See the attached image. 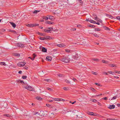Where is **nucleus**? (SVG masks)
<instances>
[{
    "label": "nucleus",
    "mask_w": 120,
    "mask_h": 120,
    "mask_svg": "<svg viewBox=\"0 0 120 120\" xmlns=\"http://www.w3.org/2000/svg\"><path fill=\"white\" fill-rule=\"evenodd\" d=\"M61 61L64 63H69L70 61V59L68 57H64L62 58L61 59Z\"/></svg>",
    "instance_id": "f257e3e1"
},
{
    "label": "nucleus",
    "mask_w": 120,
    "mask_h": 120,
    "mask_svg": "<svg viewBox=\"0 0 120 120\" xmlns=\"http://www.w3.org/2000/svg\"><path fill=\"white\" fill-rule=\"evenodd\" d=\"M25 88L30 91H33V88L31 86H30L28 85L25 86Z\"/></svg>",
    "instance_id": "f03ea898"
},
{
    "label": "nucleus",
    "mask_w": 120,
    "mask_h": 120,
    "mask_svg": "<svg viewBox=\"0 0 120 120\" xmlns=\"http://www.w3.org/2000/svg\"><path fill=\"white\" fill-rule=\"evenodd\" d=\"M26 63L24 62H21L17 64V65L18 66L20 67H21V66H24Z\"/></svg>",
    "instance_id": "7ed1b4c3"
},
{
    "label": "nucleus",
    "mask_w": 120,
    "mask_h": 120,
    "mask_svg": "<svg viewBox=\"0 0 120 120\" xmlns=\"http://www.w3.org/2000/svg\"><path fill=\"white\" fill-rule=\"evenodd\" d=\"M57 45L58 47H64L65 48L66 47V46L65 45L63 44H58Z\"/></svg>",
    "instance_id": "20e7f679"
},
{
    "label": "nucleus",
    "mask_w": 120,
    "mask_h": 120,
    "mask_svg": "<svg viewBox=\"0 0 120 120\" xmlns=\"http://www.w3.org/2000/svg\"><path fill=\"white\" fill-rule=\"evenodd\" d=\"M87 114L91 115L96 116V114L92 112H88Z\"/></svg>",
    "instance_id": "39448f33"
},
{
    "label": "nucleus",
    "mask_w": 120,
    "mask_h": 120,
    "mask_svg": "<svg viewBox=\"0 0 120 120\" xmlns=\"http://www.w3.org/2000/svg\"><path fill=\"white\" fill-rule=\"evenodd\" d=\"M52 59V57L49 56H47L46 57V60L50 61H51Z\"/></svg>",
    "instance_id": "423d86ee"
},
{
    "label": "nucleus",
    "mask_w": 120,
    "mask_h": 120,
    "mask_svg": "<svg viewBox=\"0 0 120 120\" xmlns=\"http://www.w3.org/2000/svg\"><path fill=\"white\" fill-rule=\"evenodd\" d=\"M9 23L13 27L15 28L16 26V25L12 22H9Z\"/></svg>",
    "instance_id": "0eeeda50"
},
{
    "label": "nucleus",
    "mask_w": 120,
    "mask_h": 120,
    "mask_svg": "<svg viewBox=\"0 0 120 120\" xmlns=\"http://www.w3.org/2000/svg\"><path fill=\"white\" fill-rule=\"evenodd\" d=\"M115 107V106L114 105H110L109 107H108V108L110 109H114Z\"/></svg>",
    "instance_id": "6e6552de"
},
{
    "label": "nucleus",
    "mask_w": 120,
    "mask_h": 120,
    "mask_svg": "<svg viewBox=\"0 0 120 120\" xmlns=\"http://www.w3.org/2000/svg\"><path fill=\"white\" fill-rule=\"evenodd\" d=\"M43 40H47L48 39H51V37L49 36H48L47 37H43Z\"/></svg>",
    "instance_id": "1a4fd4ad"
},
{
    "label": "nucleus",
    "mask_w": 120,
    "mask_h": 120,
    "mask_svg": "<svg viewBox=\"0 0 120 120\" xmlns=\"http://www.w3.org/2000/svg\"><path fill=\"white\" fill-rule=\"evenodd\" d=\"M15 46L20 47H22V44H21L16 43L15 44Z\"/></svg>",
    "instance_id": "9d476101"
},
{
    "label": "nucleus",
    "mask_w": 120,
    "mask_h": 120,
    "mask_svg": "<svg viewBox=\"0 0 120 120\" xmlns=\"http://www.w3.org/2000/svg\"><path fill=\"white\" fill-rule=\"evenodd\" d=\"M49 19H50L52 21L54 19V17L53 16L51 15H50L49 16Z\"/></svg>",
    "instance_id": "9b49d317"
},
{
    "label": "nucleus",
    "mask_w": 120,
    "mask_h": 120,
    "mask_svg": "<svg viewBox=\"0 0 120 120\" xmlns=\"http://www.w3.org/2000/svg\"><path fill=\"white\" fill-rule=\"evenodd\" d=\"M32 56L33 58L31 59V60H34L35 57L36 56V55L35 54V53H34L33 54Z\"/></svg>",
    "instance_id": "f8f14e48"
},
{
    "label": "nucleus",
    "mask_w": 120,
    "mask_h": 120,
    "mask_svg": "<svg viewBox=\"0 0 120 120\" xmlns=\"http://www.w3.org/2000/svg\"><path fill=\"white\" fill-rule=\"evenodd\" d=\"M118 96H119V95H117V94L116 95L113 96L111 99V100H112L115 99L117 98Z\"/></svg>",
    "instance_id": "ddd939ff"
},
{
    "label": "nucleus",
    "mask_w": 120,
    "mask_h": 120,
    "mask_svg": "<svg viewBox=\"0 0 120 120\" xmlns=\"http://www.w3.org/2000/svg\"><path fill=\"white\" fill-rule=\"evenodd\" d=\"M42 51L44 52H47V49L44 47H42Z\"/></svg>",
    "instance_id": "4468645a"
},
{
    "label": "nucleus",
    "mask_w": 120,
    "mask_h": 120,
    "mask_svg": "<svg viewBox=\"0 0 120 120\" xmlns=\"http://www.w3.org/2000/svg\"><path fill=\"white\" fill-rule=\"evenodd\" d=\"M46 22L47 24H53L54 23L53 22H50L48 21H47Z\"/></svg>",
    "instance_id": "2eb2a0df"
},
{
    "label": "nucleus",
    "mask_w": 120,
    "mask_h": 120,
    "mask_svg": "<svg viewBox=\"0 0 120 120\" xmlns=\"http://www.w3.org/2000/svg\"><path fill=\"white\" fill-rule=\"evenodd\" d=\"M61 100L59 98H55V101H62V100H63V101H64V100L63 99H61Z\"/></svg>",
    "instance_id": "dca6fc26"
},
{
    "label": "nucleus",
    "mask_w": 120,
    "mask_h": 120,
    "mask_svg": "<svg viewBox=\"0 0 120 120\" xmlns=\"http://www.w3.org/2000/svg\"><path fill=\"white\" fill-rule=\"evenodd\" d=\"M109 66L111 67H116V66L114 65V64H109Z\"/></svg>",
    "instance_id": "f3484780"
},
{
    "label": "nucleus",
    "mask_w": 120,
    "mask_h": 120,
    "mask_svg": "<svg viewBox=\"0 0 120 120\" xmlns=\"http://www.w3.org/2000/svg\"><path fill=\"white\" fill-rule=\"evenodd\" d=\"M92 34L95 37H96L98 38L99 37V35L96 33Z\"/></svg>",
    "instance_id": "a211bd4d"
},
{
    "label": "nucleus",
    "mask_w": 120,
    "mask_h": 120,
    "mask_svg": "<svg viewBox=\"0 0 120 120\" xmlns=\"http://www.w3.org/2000/svg\"><path fill=\"white\" fill-rule=\"evenodd\" d=\"M0 64L1 65H4V66L6 65V64H5V63L4 62H1Z\"/></svg>",
    "instance_id": "6ab92c4d"
},
{
    "label": "nucleus",
    "mask_w": 120,
    "mask_h": 120,
    "mask_svg": "<svg viewBox=\"0 0 120 120\" xmlns=\"http://www.w3.org/2000/svg\"><path fill=\"white\" fill-rule=\"evenodd\" d=\"M102 62L103 63L105 64H108L109 62L107 61H106L104 60H102Z\"/></svg>",
    "instance_id": "aec40b11"
},
{
    "label": "nucleus",
    "mask_w": 120,
    "mask_h": 120,
    "mask_svg": "<svg viewBox=\"0 0 120 120\" xmlns=\"http://www.w3.org/2000/svg\"><path fill=\"white\" fill-rule=\"evenodd\" d=\"M8 119H11L12 117L9 114H8Z\"/></svg>",
    "instance_id": "412c9836"
},
{
    "label": "nucleus",
    "mask_w": 120,
    "mask_h": 120,
    "mask_svg": "<svg viewBox=\"0 0 120 120\" xmlns=\"http://www.w3.org/2000/svg\"><path fill=\"white\" fill-rule=\"evenodd\" d=\"M57 75L58 76L60 77H64V75L61 74H58Z\"/></svg>",
    "instance_id": "4be33fe9"
},
{
    "label": "nucleus",
    "mask_w": 120,
    "mask_h": 120,
    "mask_svg": "<svg viewBox=\"0 0 120 120\" xmlns=\"http://www.w3.org/2000/svg\"><path fill=\"white\" fill-rule=\"evenodd\" d=\"M47 89L50 91H53V89L50 88L49 87H48L47 88Z\"/></svg>",
    "instance_id": "5701e85b"
},
{
    "label": "nucleus",
    "mask_w": 120,
    "mask_h": 120,
    "mask_svg": "<svg viewBox=\"0 0 120 120\" xmlns=\"http://www.w3.org/2000/svg\"><path fill=\"white\" fill-rule=\"evenodd\" d=\"M108 73H109L110 74L113 75L114 74V72L112 71H109L108 72Z\"/></svg>",
    "instance_id": "b1692460"
},
{
    "label": "nucleus",
    "mask_w": 120,
    "mask_h": 120,
    "mask_svg": "<svg viewBox=\"0 0 120 120\" xmlns=\"http://www.w3.org/2000/svg\"><path fill=\"white\" fill-rule=\"evenodd\" d=\"M27 26L29 27H33V24H28Z\"/></svg>",
    "instance_id": "393cba45"
},
{
    "label": "nucleus",
    "mask_w": 120,
    "mask_h": 120,
    "mask_svg": "<svg viewBox=\"0 0 120 120\" xmlns=\"http://www.w3.org/2000/svg\"><path fill=\"white\" fill-rule=\"evenodd\" d=\"M46 105L48 107H49L50 108H51L52 107L50 105H49V104H46Z\"/></svg>",
    "instance_id": "a878e982"
},
{
    "label": "nucleus",
    "mask_w": 120,
    "mask_h": 120,
    "mask_svg": "<svg viewBox=\"0 0 120 120\" xmlns=\"http://www.w3.org/2000/svg\"><path fill=\"white\" fill-rule=\"evenodd\" d=\"M43 19H45L46 20H47L48 19H49V18L47 17L46 16H44L43 17Z\"/></svg>",
    "instance_id": "bb28decb"
},
{
    "label": "nucleus",
    "mask_w": 120,
    "mask_h": 120,
    "mask_svg": "<svg viewBox=\"0 0 120 120\" xmlns=\"http://www.w3.org/2000/svg\"><path fill=\"white\" fill-rule=\"evenodd\" d=\"M65 81L67 83H70L69 81L67 79H65Z\"/></svg>",
    "instance_id": "cd10ccee"
},
{
    "label": "nucleus",
    "mask_w": 120,
    "mask_h": 120,
    "mask_svg": "<svg viewBox=\"0 0 120 120\" xmlns=\"http://www.w3.org/2000/svg\"><path fill=\"white\" fill-rule=\"evenodd\" d=\"M36 99L39 100H41L42 99V98H41V97H36Z\"/></svg>",
    "instance_id": "c85d7f7f"
},
{
    "label": "nucleus",
    "mask_w": 120,
    "mask_h": 120,
    "mask_svg": "<svg viewBox=\"0 0 120 120\" xmlns=\"http://www.w3.org/2000/svg\"><path fill=\"white\" fill-rule=\"evenodd\" d=\"M44 31L45 32L49 33L50 31V30H48L45 29L44 30Z\"/></svg>",
    "instance_id": "c756f323"
},
{
    "label": "nucleus",
    "mask_w": 120,
    "mask_h": 120,
    "mask_svg": "<svg viewBox=\"0 0 120 120\" xmlns=\"http://www.w3.org/2000/svg\"><path fill=\"white\" fill-rule=\"evenodd\" d=\"M14 55L15 56H20V55L19 54V53H15V54Z\"/></svg>",
    "instance_id": "7c9ffc66"
},
{
    "label": "nucleus",
    "mask_w": 120,
    "mask_h": 120,
    "mask_svg": "<svg viewBox=\"0 0 120 120\" xmlns=\"http://www.w3.org/2000/svg\"><path fill=\"white\" fill-rule=\"evenodd\" d=\"M39 11H38V10H35L33 12V13H37L38 12H39Z\"/></svg>",
    "instance_id": "2f4dec72"
},
{
    "label": "nucleus",
    "mask_w": 120,
    "mask_h": 120,
    "mask_svg": "<svg viewBox=\"0 0 120 120\" xmlns=\"http://www.w3.org/2000/svg\"><path fill=\"white\" fill-rule=\"evenodd\" d=\"M9 30V32H13V33H15V31L14 30Z\"/></svg>",
    "instance_id": "473e14b6"
},
{
    "label": "nucleus",
    "mask_w": 120,
    "mask_h": 120,
    "mask_svg": "<svg viewBox=\"0 0 120 120\" xmlns=\"http://www.w3.org/2000/svg\"><path fill=\"white\" fill-rule=\"evenodd\" d=\"M27 77V76H25L24 75L22 76V78L23 79H26Z\"/></svg>",
    "instance_id": "72a5a7b5"
},
{
    "label": "nucleus",
    "mask_w": 120,
    "mask_h": 120,
    "mask_svg": "<svg viewBox=\"0 0 120 120\" xmlns=\"http://www.w3.org/2000/svg\"><path fill=\"white\" fill-rule=\"evenodd\" d=\"M89 26L90 27H91L92 28H94L95 27V26L94 25H90Z\"/></svg>",
    "instance_id": "f704fd0d"
},
{
    "label": "nucleus",
    "mask_w": 120,
    "mask_h": 120,
    "mask_svg": "<svg viewBox=\"0 0 120 120\" xmlns=\"http://www.w3.org/2000/svg\"><path fill=\"white\" fill-rule=\"evenodd\" d=\"M64 90H68V88L64 87L63 88Z\"/></svg>",
    "instance_id": "c9c22d12"
},
{
    "label": "nucleus",
    "mask_w": 120,
    "mask_h": 120,
    "mask_svg": "<svg viewBox=\"0 0 120 120\" xmlns=\"http://www.w3.org/2000/svg\"><path fill=\"white\" fill-rule=\"evenodd\" d=\"M48 28L50 30V31L52 30L53 29V28L52 27H49Z\"/></svg>",
    "instance_id": "e433bc0d"
},
{
    "label": "nucleus",
    "mask_w": 120,
    "mask_h": 120,
    "mask_svg": "<svg viewBox=\"0 0 120 120\" xmlns=\"http://www.w3.org/2000/svg\"><path fill=\"white\" fill-rule=\"evenodd\" d=\"M108 17H109L110 18H111V19H112L113 18H114L112 17V16H111V15H108Z\"/></svg>",
    "instance_id": "4c0bfd02"
},
{
    "label": "nucleus",
    "mask_w": 120,
    "mask_h": 120,
    "mask_svg": "<svg viewBox=\"0 0 120 120\" xmlns=\"http://www.w3.org/2000/svg\"><path fill=\"white\" fill-rule=\"evenodd\" d=\"M33 27L34 26H38L39 25V24H33Z\"/></svg>",
    "instance_id": "58836bf2"
},
{
    "label": "nucleus",
    "mask_w": 120,
    "mask_h": 120,
    "mask_svg": "<svg viewBox=\"0 0 120 120\" xmlns=\"http://www.w3.org/2000/svg\"><path fill=\"white\" fill-rule=\"evenodd\" d=\"M116 119H114L107 118V120H115Z\"/></svg>",
    "instance_id": "ea45409f"
},
{
    "label": "nucleus",
    "mask_w": 120,
    "mask_h": 120,
    "mask_svg": "<svg viewBox=\"0 0 120 120\" xmlns=\"http://www.w3.org/2000/svg\"><path fill=\"white\" fill-rule=\"evenodd\" d=\"M115 72L117 74H120V71H115Z\"/></svg>",
    "instance_id": "a19ab883"
},
{
    "label": "nucleus",
    "mask_w": 120,
    "mask_h": 120,
    "mask_svg": "<svg viewBox=\"0 0 120 120\" xmlns=\"http://www.w3.org/2000/svg\"><path fill=\"white\" fill-rule=\"evenodd\" d=\"M39 34L41 36H44L45 35V34H43L42 33H39Z\"/></svg>",
    "instance_id": "79ce46f5"
},
{
    "label": "nucleus",
    "mask_w": 120,
    "mask_h": 120,
    "mask_svg": "<svg viewBox=\"0 0 120 120\" xmlns=\"http://www.w3.org/2000/svg\"><path fill=\"white\" fill-rule=\"evenodd\" d=\"M50 80V79H45L44 80L45 81L49 82V81Z\"/></svg>",
    "instance_id": "37998d69"
},
{
    "label": "nucleus",
    "mask_w": 120,
    "mask_h": 120,
    "mask_svg": "<svg viewBox=\"0 0 120 120\" xmlns=\"http://www.w3.org/2000/svg\"><path fill=\"white\" fill-rule=\"evenodd\" d=\"M97 16L96 15H94V17L93 18L95 20V18L96 19V18H97Z\"/></svg>",
    "instance_id": "c03bdc74"
},
{
    "label": "nucleus",
    "mask_w": 120,
    "mask_h": 120,
    "mask_svg": "<svg viewBox=\"0 0 120 120\" xmlns=\"http://www.w3.org/2000/svg\"><path fill=\"white\" fill-rule=\"evenodd\" d=\"M71 30L72 31H75L76 30V29L74 28H71Z\"/></svg>",
    "instance_id": "a18cd8bd"
},
{
    "label": "nucleus",
    "mask_w": 120,
    "mask_h": 120,
    "mask_svg": "<svg viewBox=\"0 0 120 120\" xmlns=\"http://www.w3.org/2000/svg\"><path fill=\"white\" fill-rule=\"evenodd\" d=\"M65 51L66 52H70V50H69L66 49Z\"/></svg>",
    "instance_id": "49530a36"
},
{
    "label": "nucleus",
    "mask_w": 120,
    "mask_h": 120,
    "mask_svg": "<svg viewBox=\"0 0 120 120\" xmlns=\"http://www.w3.org/2000/svg\"><path fill=\"white\" fill-rule=\"evenodd\" d=\"M18 82H20V83H24L23 81H22V80H19L18 81Z\"/></svg>",
    "instance_id": "de8ad7c7"
},
{
    "label": "nucleus",
    "mask_w": 120,
    "mask_h": 120,
    "mask_svg": "<svg viewBox=\"0 0 120 120\" xmlns=\"http://www.w3.org/2000/svg\"><path fill=\"white\" fill-rule=\"evenodd\" d=\"M95 20L96 21H99V20L100 19H99L97 17V18H96V19H95Z\"/></svg>",
    "instance_id": "09e8293b"
},
{
    "label": "nucleus",
    "mask_w": 120,
    "mask_h": 120,
    "mask_svg": "<svg viewBox=\"0 0 120 120\" xmlns=\"http://www.w3.org/2000/svg\"><path fill=\"white\" fill-rule=\"evenodd\" d=\"M117 19L120 20V16H117L116 17Z\"/></svg>",
    "instance_id": "8fccbe9b"
},
{
    "label": "nucleus",
    "mask_w": 120,
    "mask_h": 120,
    "mask_svg": "<svg viewBox=\"0 0 120 120\" xmlns=\"http://www.w3.org/2000/svg\"><path fill=\"white\" fill-rule=\"evenodd\" d=\"M95 29L96 30L95 31H100V29H99L97 28V29Z\"/></svg>",
    "instance_id": "3c124183"
},
{
    "label": "nucleus",
    "mask_w": 120,
    "mask_h": 120,
    "mask_svg": "<svg viewBox=\"0 0 120 120\" xmlns=\"http://www.w3.org/2000/svg\"><path fill=\"white\" fill-rule=\"evenodd\" d=\"M93 60L94 61H98V59H93Z\"/></svg>",
    "instance_id": "603ef678"
},
{
    "label": "nucleus",
    "mask_w": 120,
    "mask_h": 120,
    "mask_svg": "<svg viewBox=\"0 0 120 120\" xmlns=\"http://www.w3.org/2000/svg\"><path fill=\"white\" fill-rule=\"evenodd\" d=\"M102 99H104L105 100H107L108 99V98L107 97H105V98H103Z\"/></svg>",
    "instance_id": "864d4df0"
},
{
    "label": "nucleus",
    "mask_w": 120,
    "mask_h": 120,
    "mask_svg": "<svg viewBox=\"0 0 120 120\" xmlns=\"http://www.w3.org/2000/svg\"><path fill=\"white\" fill-rule=\"evenodd\" d=\"M1 31L2 32H4L5 31V30L4 29H2L1 30Z\"/></svg>",
    "instance_id": "5fc2aeb1"
},
{
    "label": "nucleus",
    "mask_w": 120,
    "mask_h": 120,
    "mask_svg": "<svg viewBox=\"0 0 120 120\" xmlns=\"http://www.w3.org/2000/svg\"><path fill=\"white\" fill-rule=\"evenodd\" d=\"M91 23H96V22L93 20L92 22Z\"/></svg>",
    "instance_id": "6e6d98bb"
},
{
    "label": "nucleus",
    "mask_w": 120,
    "mask_h": 120,
    "mask_svg": "<svg viewBox=\"0 0 120 120\" xmlns=\"http://www.w3.org/2000/svg\"><path fill=\"white\" fill-rule=\"evenodd\" d=\"M91 89V90H92L93 91H94V92H95V91L96 90H95L93 88H92Z\"/></svg>",
    "instance_id": "4d7b16f0"
},
{
    "label": "nucleus",
    "mask_w": 120,
    "mask_h": 120,
    "mask_svg": "<svg viewBox=\"0 0 120 120\" xmlns=\"http://www.w3.org/2000/svg\"><path fill=\"white\" fill-rule=\"evenodd\" d=\"M43 37H40L39 39L41 40H43Z\"/></svg>",
    "instance_id": "13d9d810"
},
{
    "label": "nucleus",
    "mask_w": 120,
    "mask_h": 120,
    "mask_svg": "<svg viewBox=\"0 0 120 120\" xmlns=\"http://www.w3.org/2000/svg\"><path fill=\"white\" fill-rule=\"evenodd\" d=\"M18 73L19 74H21L22 73V71H19V72H18Z\"/></svg>",
    "instance_id": "bf43d9fd"
},
{
    "label": "nucleus",
    "mask_w": 120,
    "mask_h": 120,
    "mask_svg": "<svg viewBox=\"0 0 120 120\" xmlns=\"http://www.w3.org/2000/svg\"><path fill=\"white\" fill-rule=\"evenodd\" d=\"M78 58V57H77L76 58V56H75V57H74V58L75 60H77V58Z\"/></svg>",
    "instance_id": "052dcab7"
},
{
    "label": "nucleus",
    "mask_w": 120,
    "mask_h": 120,
    "mask_svg": "<svg viewBox=\"0 0 120 120\" xmlns=\"http://www.w3.org/2000/svg\"><path fill=\"white\" fill-rule=\"evenodd\" d=\"M93 74L94 75H97V73L96 72H93Z\"/></svg>",
    "instance_id": "680f3d73"
},
{
    "label": "nucleus",
    "mask_w": 120,
    "mask_h": 120,
    "mask_svg": "<svg viewBox=\"0 0 120 120\" xmlns=\"http://www.w3.org/2000/svg\"><path fill=\"white\" fill-rule=\"evenodd\" d=\"M98 22H99L100 23H101L102 22V21L101 20L99 19V21H98Z\"/></svg>",
    "instance_id": "e2e57ef3"
},
{
    "label": "nucleus",
    "mask_w": 120,
    "mask_h": 120,
    "mask_svg": "<svg viewBox=\"0 0 120 120\" xmlns=\"http://www.w3.org/2000/svg\"><path fill=\"white\" fill-rule=\"evenodd\" d=\"M102 95V94H98V95H96V96H101Z\"/></svg>",
    "instance_id": "0e129e2a"
},
{
    "label": "nucleus",
    "mask_w": 120,
    "mask_h": 120,
    "mask_svg": "<svg viewBox=\"0 0 120 120\" xmlns=\"http://www.w3.org/2000/svg\"><path fill=\"white\" fill-rule=\"evenodd\" d=\"M106 27L105 29L107 30H109V29L108 27Z\"/></svg>",
    "instance_id": "69168bd1"
},
{
    "label": "nucleus",
    "mask_w": 120,
    "mask_h": 120,
    "mask_svg": "<svg viewBox=\"0 0 120 120\" xmlns=\"http://www.w3.org/2000/svg\"><path fill=\"white\" fill-rule=\"evenodd\" d=\"M74 81H76V79H75V78H73V79H72Z\"/></svg>",
    "instance_id": "338daca9"
},
{
    "label": "nucleus",
    "mask_w": 120,
    "mask_h": 120,
    "mask_svg": "<svg viewBox=\"0 0 120 120\" xmlns=\"http://www.w3.org/2000/svg\"><path fill=\"white\" fill-rule=\"evenodd\" d=\"M92 101L94 102H95L97 101V100L96 99H94Z\"/></svg>",
    "instance_id": "774afa93"
}]
</instances>
